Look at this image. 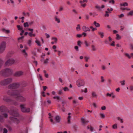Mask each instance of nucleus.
<instances>
[{
    "label": "nucleus",
    "mask_w": 133,
    "mask_h": 133,
    "mask_svg": "<svg viewBox=\"0 0 133 133\" xmlns=\"http://www.w3.org/2000/svg\"><path fill=\"white\" fill-rule=\"evenodd\" d=\"M13 73V70L9 68H6L0 71V75L4 77H9Z\"/></svg>",
    "instance_id": "nucleus-1"
},
{
    "label": "nucleus",
    "mask_w": 133,
    "mask_h": 133,
    "mask_svg": "<svg viewBox=\"0 0 133 133\" xmlns=\"http://www.w3.org/2000/svg\"><path fill=\"white\" fill-rule=\"evenodd\" d=\"M12 81L11 78H8L1 80L0 81V85L2 86H6L11 83Z\"/></svg>",
    "instance_id": "nucleus-2"
},
{
    "label": "nucleus",
    "mask_w": 133,
    "mask_h": 133,
    "mask_svg": "<svg viewBox=\"0 0 133 133\" xmlns=\"http://www.w3.org/2000/svg\"><path fill=\"white\" fill-rule=\"evenodd\" d=\"M0 110L1 114L3 115L4 117L7 118L8 117V115L6 112L9 111L7 108L5 106H1L0 108Z\"/></svg>",
    "instance_id": "nucleus-3"
},
{
    "label": "nucleus",
    "mask_w": 133,
    "mask_h": 133,
    "mask_svg": "<svg viewBox=\"0 0 133 133\" xmlns=\"http://www.w3.org/2000/svg\"><path fill=\"white\" fill-rule=\"evenodd\" d=\"M20 84L19 83H13L10 84L8 87L9 89H14L19 88Z\"/></svg>",
    "instance_id": "nucleus-4"
},
{
    "label": "nucleus",
    "mask_w": 133,
    "mask_h": 133,
    "mask_svg": "<svg viewBox=\"0 0 133 133\" xmlns=\"http://www.w3.org/2000/svg\"><path fill=\"white\" fill-rule=\"evenodd\" d=\"M25 105L22 104L20 105L21 111L24 113H29L30 112V108L25 107Z\"/></svg>",
    "instance_id": "nucleus-5"
},
{
    "label": "nucleus",
    "mask_w": 133,
    "mask_h": 133,
    "mask_svg": "<svg viewBox=\"0 0 133 133\" xmlns=\"http://www.w3.org/2000/svg\"><path fill=\"white\" fill-rule=\"evenodd\" d=\"M6 43L5 41H2L0 44V54L3 53L6 48Z\"/></svg>",
    "instance_id": "nucleus-6"
},
{
    "label": "nucleus",
    "mask_w": 133,
    "mask_h": 133,
    "mask_svg": "<svg viewBox=\"0 0 133 133\" xmlns=\"http://www.w3.org/2000/svg\"><path fill=\"white\" fill-rule=\"evenodd\" d=\"M77 84L78 87H80L84 85V82L83 80L79 79L77 81Z\"/></svg>",
    "instance_id": "nucleus-7"
},
{
    "label": "nucleus",
    "mask_w": 133,
    "mask_h": 133,
    "mask_svg": "<svg viewBox=\"0 0 133 133\" xmlns=\"http://www.w3.org/2000/svg\"><path fill=\"white\" fill-rule=\"evenodd\" d=\"M15 62V61L12 59H9L5 63V65H10Z\"/></svg>",
    "instance_id": "nucleus-8"
},
{
    "label": "nucleus",
    "mask_w": 133,
    "mask_h": 133,
    "mask_svg": "<svg viewBox=\"0 0 133 133\" xmlns=\"http://www.w3.org/2000/svg\"><path fill=\"white\" fill-rule=\"evenodd\" d=\"M16 99L17 101L21 102H24L26 101V98L22 96H19L16 97Z\"/></svg>",
    "instance_id": "nucleus-9"
},
{
    "label": "nucleus",
    "mask_w": 133,
    "mask_h": 133,
    "mask_svg": "<svg viewBox=\"0 0 133 133\" xmlns=\"http://www.w3.org/2000/svg\"><path fill=\"white\" fill-rule=\"evenodd\" d=\"M24 73L22 71H17L14 74V76L16 77H19L23 75Z\"/></svg>",
    "instance_id": "nucleus-10"
},
{
    "label": "nucleus",
    "mask_w": 133,
    "mask_h": 133,
    "mask_svg": "<svg viewBox=\"0 0 133 133\" xmlns=\"http://www.w3.org/2000/svg\"><path fill=\"white\" fill-rule=\"evenodd\" d=\"M107 10L108 11H105V14L104 15L106 17H108L109 16V13H111L112 11L113 10V9L112 8L110 9L108 8Z\"/></svg>",
    "instance_id": "nucleus-11"
},
{
    "label": "nucleus",
    "mask_w": 133,
    "mask_h": 133,
    "mask_svg": "<svg viewBox=\"0 0 133 133\" xmlns=\"http://www.w3.org/2000/svg\"><path fill=\"white\" fill-rule=\"evenodd\" d=\"M10 118L11 120H13L15 123L17 124H18L20 122L19 120L16 118L11 117Z\"/></svg>",
    "instance_id": "nucleus-12"
},
{
    "label": "nucleus",
    "mask_w": 133,
    "mask_h": 133,
    "mask_svg": "<svg viewBox=\"0 0 133 133\" xmlns=\"http://www.w3.org/2000/svg\"><path fill=\"white\" fill-rule=\"evenodd\" d=\"M82 29L85 32H86L88 31H90V30L89 28L88 27H86L85 26H83Z\"/></svg>",
    "instance_id": "nucleus-13"
},
{
    "label": "nucleus",
    "mask_w": 133,
    "mask_h": 133,
    "mask_svg": "<svg viewBox=\"0 0 133 133\" xmlns=\"http://www.w3.org/2000/svg\"><path fill=\"white\" fill-rule=\"evenodd\" d=\"M55 119L56 122L59 123L61 119V118L59 116L57 115L55 117Z\"/></svg>",
    "instance_id": "nucleus-14"
},
{
    "label": "nucleus",
    "mask_w": 133,
    "mask_h": 133,
    "mask_svg": "<svg viewBox=\"0 0 133 133\" xmlns=\"http://www.w3.org/2000/svg\"><path fill=\"white\" fill-rule=\"evenodd\" d=\"M81 121L82 123L84 124H85L89 122L88 121L86 120L83 117H82L81 118Z\"/></svg>",
    "instance_id": "nucleus-15"
},
{
    "label": "nucleus",
    "mask_w": 133,
    "mask_h": 133,
    "mask_svg": "<svg viewBox=\"0 0 133 133\" xmlns=\"http://www.w3.org/2000/svg\"><path fill=\"white\" fill-rule=\"evenodd\" d=\"M12 96H17L20 93V92L18 90H16L13 91Z\"/></svg>",
    "instance_id": "nucleus-16"
},
{
    "label": "nucleus",
    "mask_w": 133,
    "mask_h": 133,
    "mask_svg": "<svg viewBox=\"0 0 133 133\" xmlns=\"http://www.w3.org/2000/svg\"><path fill=\"white\" fill-rule=\"evenodd\" d=\"M10 113L11 115L15 117H18L19 115L18 114L17 112L14 111H13L12 113Z\"/></svg>",
    "instance_id": "nucleus-17"
},
{
    "label": "nucleus",
    "mask_w": 133,
    "mask_h": 133,
    "mask_svg": "<svg viewBox=\"0 0 133 133\" xmlns=\"http://www.w3.org/2000/svg\"><path fill=\"white\" fill-rule=\"evenodd\" d=\"M106 96H109V97H112V98H114L115 97V96L113 94V93H111L110 94L108 93L106 94Z\"/></svg>",
    "instance_id": "nucleus-18"
},
{
    "label": "nucleus",
    "mask_w": 133,
    "mask_h": 133,
    "mask_svg": "<svg viewBox=\"0 0 133 133\" xmlns=\"http://www.w3.org/2000/svg\"><path fill=\"white\" fill-rule=\"evenodd\" d=\"M104 7V5H102L101 7H100L98 5H97L95 6V8L96 9L99 11H101V8H103Z\"/></svg>",
    "instance_id": "nucleus-19"
},
{
    "label": "nucleus",
    "mask_w": 133,
    "mask_h": 133,
    "mask_svg": "<svg viewBox=\"0 0 133 133\" xmlns=\"http://www.w3.org/2000/svg\"><path fill=\"white\" fill-rule=\"evenodd\" d=\"M3 100L5 101L8 102H9L10 100L9 98L6 96H4L3 98Z\"/></svg>",
    "instance_id": "nucleus-20"
},
{
    "label": "nucleus",
    "mask_w": 133,
    "mask_h": 133,
    "mask_svg": "<svg viewBox=\"0 0 133 133\" xmlns=\"http://www.w3.org/2000/svg\"><path fill=\"white\" fill-rule=\"evenodd\" d=\"M13 91L11 90H10L8 91L7 92V93L8 94L12 96L13 95Z\"/></svg>",
    "instance_id": "nucleus-21"
},
{
    "label": "nucleus",
    "mask_w": 133,
    "mask_h": 133,
    "mask_svg": "<svg viewBox=\"0 0 133 133\" xmlns=\"http://www.w3.org/2000/svg\"><path fill=\"white\" fill-rule=\"evenodd\" d=\"M22 52L23 53V54L24 56L25 57H27L28 56V54L26 52L25 50V49L23 50L22 51Z\"/></svg>",
    "instance_id": "nucleus-22"
},
{
    "label": "nucleus",
    "mask_w": 133,
    "mask_h": 133,
    "mask_svg": "<svg viewBox=\"0 0 133 133\" xmlns=\"http://www.w3.org/2000/svg\"><path fill=\"white\" fill-rule=\"evenodd\" d=\"M2 31L5 32L6 34H8L10 32L9 30H6L4 28L2 29Z\"/></svg>",
    "instance_id": "nucleus-23"
},
{
    "label": "nucleus",
    "mask_w": 133,
    "mask_h": 133,
    "mask_svg": "<svg viewBox=\"0 0 133 133\" xmlns=\"http://www.w3.org/2000/svg\"><path fill=\"white\" fill-rule=\"evenodd\" d=\"M93 24L95 25L96 27H98L100 26V24L99 23H97L96 21L94 22Z\"/></svg>",
    "instance_id": "nucleus-24"
},
{
    "label": "nucleus",
    "mask_w": 133,
    "mask_h": 133,
    "mask_svg": "<svg viewBox=\"0 0 133 133\" xmlns=\"http://www.w3.org/2000/svg\"><path fill=\"white\" fill-rule=\"evenodd\" d=\"M55 21L57 22L58 23H59L60 22V19L59 18H58L57 17V16H56L55 17Z\"/></svg>",
    "instance_id": "nucleus-25"
},
{
    "label": "nucleus",
    "mask_w": 133,
    "mask_h": 133,
    "mask_svg": "<svg viewBox=\"0 0 133 133\" xmlns=\"http://www.w3.org/2000/svg\"><path fill=\"white\" fill-rule=\"evenodd\" d=\"M91 48L92 49V50L93 51H95L96 50V48L95 46L94 45H92Z\"/></svg>",
    "instance_id": "nucleus-26"
},
{
    "label": "nucleus",
    "mask_w": 133,
    "mask_h": 133,
    "mask_svg": "<svg viewBox=\"0 0 133 133\" xmlns=\"http://www.w3.org/2000/svg\"><path fill=\"white\" fill-rule=\"evenodd\" d=\"M128 3L127 2H125L123 4H120V6H128Z\"/></svg>",
    "instance_id": "nucleus-27"
},
{
    "label": "nucleus",
    "mask_w": 133,
    "mask_h": 133,
    "mask_svg": "<svg viewBox=\"0 0 133 133\" xmlns=\"http://www.w3.org/2000/svg\"><path fill=\"white\" fill-rule=\"evenodd\" d=\"M98 33L99 35H101V38H102L103 37L104 34L103 32H98Z\"/></svg>",
    "instance_id": "nucleus-28"
},
{
    "label": "nucleus",
    "mask_w": 133,
    "mask_h": 133,
    "mask_svg": "<svg viewBox=\"0 0 133 133\" xmlns=\"http://www.w3.org/2000/svg\"><path fill=\"white\" fill-rule=\"evenodd\" d=\"M92 96L93 97H97V95L96 93L94 92H92Z\"/></svg>",
    "instance_id": "nucleus-29"
},
{
    "label": "nucleus",
    "mask_w": 133,
    "mask_h": 133,
    "mask_svg": "<svg viewBox=\"0 0 133 133\" xmlns=\"http://www.w3.org/2000/svg\"><path fill=\"white\" fill-rule=\"evenodd\" d=\"M16 26L19 30H21L23 29V28L21 27L20 25H17Z\"/></svg>",
    "instance_id": "nucleus-30"
},
{
    "label": "nucleus",
    "mask_w": 133,
    "mask_h": 133,
    "mask_svg": "<svg viewBox=\"0 0 133 133\" xmlns=\"http://www.w3.org/2000/svg\"><path fill=\"white\" fill-rule=\"evenodd\" d=\"M24 26L25 27H28L29 26V24L28 22H26L24 23Z\"/></svg>",
    "instance_id": "nucleus-31"
},
{
    "label": "nucleus",
    "mask_w": 133,
    "mask_h": 133,
    "mask_svg": "<svg viewBox=\"0 0 133 133\" xmlns=\"http://www.w3.org/2000/svg\"><path fill=\"white\" fill-rule=\"evenodd\" d=\"M38 78H39L40 80L42 81L43 80V79L42 78V76L40 75L39 74L37 76Z\"/></svg>",
    "instance_id": "nucleus-32"
},
{
    "label": "nucleus",
    "mask_w": 133,
    "mask_h": 133,
    "mask_svg": "<svg viewBox=\"0 0 133 133\" xmlns=\"http://www.w3.org/2000/svg\"><path fill=\"white\" fill-rule=\"evenodd\" d=\"M4 120L3 117L0 115V122H3L4 121Z\"/></svg>",
    "instance_id": "nucleus-33"
},
{
    "label": "nucleus",
    "mask_w": 133,
    "mask_h": 133,
    "mask_svg": "<svg viewBox=\"0 0 133 133\" xmlns=\"http://www.w3.org/2000/svg\"><path fill=\"white\" fill-rule=\"evenodd\" d=\"M133 15V10L130 11L128 14V15L132 16Z\"/></svg>",
    "instance_id": "nucleus-34"
},
{
    "label": "nucleus",
    "mask_w": 133,
    "mask_h": 133,
    "mask_svg": "<svg viewBox=\"0 0 133 133\" xmlns=\"http://www.w3.org/2000/svg\"><path fill=\"white\" fill-rule=\"evenodd\" d=\"M82 43L80 41H78L77 42V45L80 47L81 46V44Z\"/></svg>",
    "instance_id": "nucleus-35"
},
{
    "label": "nucleus",
    "mask_w": 133,
    "mask_h": 133,
    "mask_svg": "<svg viewBox=\"0 0 133 133\" xmlns=\"http://www.w3.org/2000/svg\"><path fill=\"white\" fill-rule=\"evenodd\" d=\"M80 26L79 24H78L77 25V27L76 28L77 30L78 31L80 30Z\"/></svg>",
    "instance_id": "nucleus-36"
},
{
    "label": "nucleus",
    "mask_w": 133,
    "mask_h": 133,
    "mask_svg": "<svg viewBox=\"0 0 133 133\" xmlns=\"http://www.w3.org/2000/svg\"><path fill=\"white\" fill-rule=\"evenodd\" d=\"M121 38V37L119 35L117 34H116V39L117 40H119Z\"/></svg>",
    "instance_id": "nucleus-37"
},
{
    "label": "nucleus",
    "mask_w": 133,
    "mask_h": 133,
    "mask_svg": "<svg viewBox=\"0 0 133 133\" xmlns=\"http://www.w3.org/2000/svg\"><path fill=\"white\" fill-rule=\"evenodd\" d=\"M8 131L5 128H4L3 130V133H7Z\"/></svg>",
    "instance_id": "nucleus-38"
},
{
    "label": "nucleus",
    "mask_w": 133,
    "mask_h": 133,
    "mask_svg": "<svg viewBox=\"0 0 133 133\" xmlns=\"http://www.w3.org/2000/svg\"><path fill=\"white\" fill-rule=\"evenodd\" d=\"M35 42L39 46H41V45L40 44V42L38 40H36L35 41Z\"/></svg>",
    "instance_id": "nucleus-39"
},
{
    "label": "nucleus",
    "mask_w": 133,
    "mask_h": 133,
    "mask_svg": "<svg viewBox=\"0 0 133 133\" xmlns=\"http://www.w3.org/2000/svg\"><path fill=\"white\" fill-rule=\"evenodd\" d=\"M120 83H121V85H124L125 84L124 80L121 81H120Z\"/></svg>",
    "instance_id": "nucleus-40"
},
{
    "label": "nucleus",
    "mask_w": 133,
    "mask_h": 133,
    "mask_svg": "<svg viewBox=\"0 0 133 133\" xmlns=\"http://www.w3.org/2000/svg\"><path fill=\"white\" fill-rule=\"evenodd\" d=\"M112 128L114 129H116L117 128V125L116 124H114L112 127Z\"/></svg>",
    "instance_id": "nucleus-41"
},
{
    "label": "nucleus",
    "mask_w": 133,
    "mask_h": 133,
    "mask_svg": "<svg viewBox=\"0 0 133 133\" xmlns=\"http://www.w3.org/2000/svg\"><path fill=\"white\" fill-rule=\"evenodd\" d=\"M109 3H112V4H115V1L114 0H110Z\"/></svg>",
    "instance_id": "nucleus-42"
},
{
    "label": "nucleus",
    "mask_w": 133,
    "mask_h": 133,
    "mask_svg": "<svg viewBox=\"0 0 133 133\" xmlns=\"http://www.w3.org/2000/svg\"><path fill=\"white\" fill-rule=\"evenodd\" d=\"M82 36V35L81 34H77L76 35V36L77 38H80Z\"/></svg>",
    "instance_id": "nucleus-43"
},
{
    "label": "nucleus",
    "mask_w": 133,
    "mask_h": 133,
    "mask_svg": "<svg viewBox=\"0 0 133 133\" xmlns=\"http://www.w3.org/2000/svg\"><path fill=\"white\" fill-rule=\"evenodd\" d=\"M63 90L65 91H69V90L67 87H65L63 88Z\"/></svg>",
    "instance_id": "nucleus-44"
},
{
    "label": "nucleus",
    "mask_w": 133,
    "mask_h": 133,
    "mask_svg": "<svg viewBox=\"0 0 133 133\" xmlns=\"http://www.w3.org/2000/svg\"><path fill=\"white\" fill-rule=\"evenodd\" d=\"M84 43L87 47L89 45V44L86 41H85Z\"/></svg>",
    "instance_id": "nucleus-45"
},
{
    "label": "nucleus",
    "mask_w": 133,
    "mask_h": 133,
    "mask_svg": "<svg viewBox=\"0 0 133 133\" xmlns=\"http://www.w3.org/2000/svg\"><path fill=\"white\" fill-rule=\"evenodd\" d=\"M129 59L130 58L131 56H130L129 55L128 53H125L124 54Z\"/></svg>",
    "instance_id": "nucleus-46"
},
{
    "label": "nucleus",
    "mask_w": 133,
    "mask_h": 133,
    "mask_svg": "<svg viewBox=\"0 0 133 133\" xmlns=\"http://www.w3.org/2000/svg\"><path fill=\"white\" fill-rule=\"evenodd\" d=\"M84 58L85 59L86 61L87 62L88 61V60L89 59L90 57H89L85 56L84 57Z\"/></svg>",
    "instance_id": "nucleus-47"
},
{
    "label": "nucleus",
    "mask_w": 133,
    "mask_h": 133,
    "mask_svg": "<svg viewBox=\"0 0 133 133\" xmlns=\"http://www.w3.org/2000/svg\"><path fill=\"white\" fill-rule=\"evenodd\" d=\"M100 115L101 116V117L102 118H103L105 117L104 115L103 114H100Z\"/></svg>",
    "instance_id": "nucleus-48"
},
{
    "label": "nucleus",
    "mask_w": 133,
    "mask_h": 133,
    "mask_svg": "<svg viewBox=\"0 0 133 133\" xmlns=\"http://www.w3.org/2000/svg\"><path fill=\"white\" fill-rule=\"evenodd\" d=\"M31 40H29L28 41V44L29 46H30L31 45Z\"/></svg>",
    "instance_id": "nucleus-49"
},
{
    "label": "nucleus",
    "mask_w": 133,
    "mask_h": 133,
    "mask_svg": "<svg viewBox=\"0 0 133 133\" xmlns=\"http://www.w3.org/2000/svg\"><path fill=\"white\" fill-rule=\"evenodd\" d=\"M52 39H54V40L55 42V43H57V39L55 37H53L52 38Z\"/></svg>",
    "instance_id": "nucleus-50"
},
{
    "label": "nucleus",
    "mask_w": 133,
    "mask_h": 133,
    "mask_svg": "<svg viewBox=\"0 0 133 133\" xmlns=\"http://www.w3.org/2000/svg\"><path fill=\"white\" fill-rule=\"evenodd\" d=\"M75 49L77 51H78V46H75L74 47Z\"/></svg>",
    "instance_id": "nucleus-51"
},
{
    "label": "nucleus",
    "mask_w": 133,
    "mask_h": 133,
    "mask_svg": "<svg viewBox=\"0 0 133 133\" xmlns=\"http://www.w3.org/2000/svg\"><path fill=\"white\" fill-rule=\"evenodd\" d=\"M101 109L103 110H105L106 109V107L104 106H103L101 107Z\"/></svg>",
    "instance_id": "nucleus-52"
},
{
    "label": "nucleus",
    "mask_w": 133,
    "mask_h": 133,
    "mask_svg": "<svg viewBox=\"0 0 133 133\" xmlns=\"http://www.w3.org/2000/svg\"><path fill=\"white\" fill-rule=\"evenodd\" d=\"M33 32H30L28 33L29 36L30 37H32V34Z\"/></svg>",
    "instance_id": "nucleus-53"
},
{
    "label": "nucleus",
    "mask_w": 133,
    "mask_h": 133,
    "mask_svg": "<svg viewBox=\"0 0 133 133\" xmlns=\"http://www.w3.org/2000/svg\"><path fill=\"white\" fill-rule=\"evenodd\" d=\"M115 42L114 41H113L112 42V43L110 44V45L112 46H115Z\"/></svg>",
    "instance_id": "nucleus-54"
},
{
    "label": "nucleus",
    "mask_w": 133,
    "mask_h": 133,
    "mask_svg": "<svg viewBox=\"0 0 133 133\" xmlns=\"http://www.w3.org/2000/svg\"><path fill=\"white\" fill-rule=\"evenodd\" d=\"M101 82H103L104 81V79L103 78V76L101 77Z\"/></svg>",
    "instance_id": "nucleus-55"
},
{
    "label": "nucleus",
    "mask_w": 133,
    "mask_h": 133,
    "mask_svg": "<svg viewBox=\"0 0 133 133\" xmlns=\"http://www.w3.org/2000/svg\"><path fill=\"white\" fill-rule=\"evenodd\" d=\"M28 29L31 32H33V31L34 30L32 29L28 28Z\"/></svg>",
    "instance_id": "nucleus-56"
},
{
    "label": "nucleus",
    "mask_w": 133,
    "mask_h": 133,
    "mask_svg": "<svg viewBox=\"0 0 133 133\" xmlns=\"http://www.w3.org/2000/svg\"><path fill=\"white\" fill-rule=\"evenodd\" d=\"M62 93V90H60L59 91V92H58V94L59 95H61Z\"/></svg>",
    "instance_id": "nucleus-57"
},
{
    "label": "nucleus",
    "mask_w": 133,
    "mask_h": 133,
    "mask_svg": "<svg viewBox=\"0 0 133 133\" xmlns=\"http://www.w3.org/2000/svg\"><path fill=\"white\" fill-rule=\"evenodd\" d=\"M45 35L46 36V38H49L50 36L48 34H47L46 33H45Z\"/></svg>",
    "instance_id": "nucleus-58"
},
{
    "label": "nucleus",
    "mask_w": 133,
    "mask_h": 133,
    "mask_svg": "<svg viewBox=\"0 0 133 133\" xmlns=\"http://www.w3.org/2000/svg\"><path fill=\"white\" fill-rule=\"evenodd\" d=\"M82 35H83L84 37H85L87 35V34L85 32H83Z\"/></svg>",
    "instance_id": "nucleus-59"
},
{
    "label": "nucleus",
    "mask_w": 133,
    "mask_h": 133,
    "mask_svg": "<svg viewBox=\"0 0 133 133\" xmlns=\"http://www.w3.org/2000/svg\"><path fill=\"white\" fill-rule=\"evenodd\" d=\"M27 84L26 83H25L23 85V87H25L27 86Z\"/></svg>",
    "instance_id": "nucleus-60"
},
{
    "label": "nucleus",
    "mask_w": 133,
    "mask_h": 133,
    "mask_svg": "<svg viewBox=\"0 0 133 133\" xmlns=\"http://www.w3.org/2000/svg\"><path fill=\"white\" fill-rule=\"evenodd\" d=\"M64 105H63V108L62 109V111L63 112H65V108H64L63 107H64Z\"/></svg>",
    "instance_id": "nucleus-61"
},
{
    "label": "nucleus",
    "mask_w": 133,
    "mask_h": 133,
    "mask_svg": "<svg viewBox=\"0 0 133 133\" xmlns=\"http://www.w3.org/2000/svg\"><path fill=\"white\" fill-rule=\"evenodd\" d=\"M90 131H93V128L91 126H90Z\"/></svg>",
    "instance_id": "nucleus-62"
},
{
    "label": "nucleus",
    "mask_w": 133,
    "mask_h": 133,
    "mask_svg": "<svg viewBox=\"0 0 133 133\" xmlns=\"http://www.w3.org/2000/svg\"><path fill=\"white\" fill-rule=\"evenodd\" d=\"M32 54L36 56V53L35 52H32Z\"/></svg>",
    "instance_id": "nucleus-63"
},
{
    "label": "nucleus",
    "mask_w": 133,
    "mask_h": 133,
    "mask_svg": "<svg viewBox=\"0 0 133 133\" xmlns=\"http://www.w3.org/2000/svg\"><path fill=\"white\" fill-rule=\"evenodd\" d=\"M130 89L131 90H133V86H131L130 87Z\"/></svg>",
    "instance_id": "nucleus-64"
}]
</instances>
